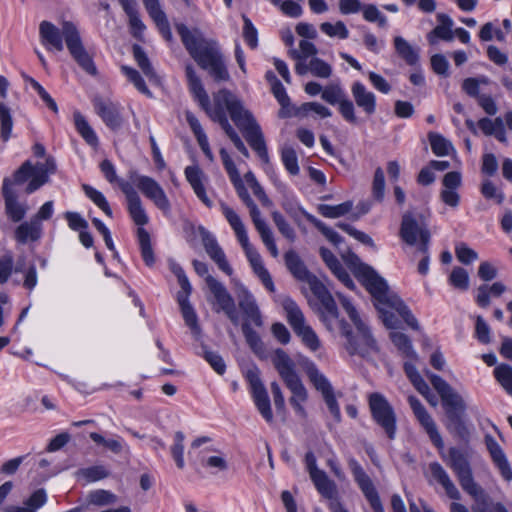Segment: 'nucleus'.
<instances>
[{
    "mask_svg": "<svg viewBox=\"0 0 512 512\" xmlns=\"http://www.w3.org/2000/svg\"><path fill=\"white\" fill-rule=\"evenodd\" d=\"M73 116L75 127L78 133L89 145L96 146L98 144V137L85 117L78 111L74 112Z\"/></svg>",
    "mask_w": 512,
    "mask_h": 512,
    "instance_id": "obj_46",
    "label": "nucleus"
},
{
    "mask_svg": "<svg viewBox=\"0 0 512 512\" xmlns=\"http://www.w3.org/2000/svg\"><path fill=\"white\" fill-rule=\"evenodd\" d=\"M203 357L211 365L214 371L220 375L226 371V365L223 358L216 352L210 351L206 346H202Z\"/></svg>",
    "mask_w": 512,
    "mask_h": 512,
    "instance_id": "obj_64",
    "label": "nucleus"
},
{
    "mask_svg": "<svg viewBox=\"0 0 512 512\" xmlns=\"http://www.w3.org/2000/svg\"><path fill=\"white\" fill-rule=\"evenodd\" d=\"M127 208L130 217L132 218L133 222L136 225L144 226L148 223L149 219L145 212V209L142 206L140 197L130 202H127Z\"/></svg>",
    "mask_w": 512,
    "mask_h": 512,
    "instance_id": "obj_54",
    "label": "nucleus"
},
{
    "mask_svg": "<svg viewBox=\"0 0 512 512\" xmlns=\"http://www.w3.org/2000/svg\"><path fill=\"white\" fill-rule=\"evenodd\" d=\"M186 180L191 185L194 193L200 199V201L211 208L213 206L212 201L209 199L204 186L205 175L199 166H187L184 170Z\"/></svg>",
    "mask_w": 512,
    "mask_h": 512,
    "instance_id": "obj_27",
    "label": "nucleus"
},
{
    "mask_svg": "<svg viewBox=\"0 0 512 512\" xmlns=\"http://www.w3.org/2000/svg\"><path fill=\"white\" fill-rule=\"evenodd\" d=\"M142 2L148 15L151 17L156 27L158 28L160 34L165 40L171 41L172 32L170 29V24L165 12L160 6L159 0H142Z\"/></svg>",
    "mask_w": 512,
    "mask_h": 512,
    "instance_id": "obj_26",
    "label": "nucleus"
},
{
    "mask_svg": "<svg viewBox=\"0 0 512 512\" xmlns=\"http://www.w3.org/2000/svg\"><path fill=\"white\" fill-rule=\"evenodd\" d=\"M47 501L44 489H38L25 501L24 506L8 505L4 512H36Z\"/></svg>",
    "mask_w": 512,
    "mask_h": 512,
    "instance_id": "obj_40",
    "label": "nucleus"
},
{
    "mask_svg": "<svg viewBox=\"0 0 512 512\" xmlns=\"http://www.w3.org/2000/svg\"><path fill=\"white\" fill-rule=\"evenodd\" d=\"M449 282L452 286L460 290H467L469 287V276L462 267H454L449 276Z\"/></svg>",
    "mask_w": 512,
    "mask_h": 512,
    "instance_id": "obj_62",
    "label": "nucleus"
},
{
    "mask_svg": "<svg viewBox=\"0 0 512 512\" xmlns=\"http://www.w3.org/2000/svg\"><path fill=\"white\" fill-rule=\"evenodd\" d=\"M302 367L314 388L319 391L322 396L333 392V388L326 376L318 369L316 364L308 359L302 362Z\"/></svg>",
    "mask_w": 512,
    "mask_h": 512,
    "instance_id": "obj_33",
    "label": "nucleus"
},
{
    "mask_svg": "<svg viewBox=\"0 0 512 512\" xmlns=\"http://www.w3.org/2000/svg\"><path fill=\"white\" fill-rule=\"evenodd\" d=\"M432 386L438 392L447 411L465 412L466 404L463 398L440 376H429Z\"/></svg>",
    "mask_w": 512,
    "mask_h": 512,
    "instance_id": "obj_19",
    "label": "nucleus"
},
{
    "mask_svg": "<svg viewBox=\"0 0 512 512\" xmlns=\"http://www.w3.org/2000/svg\"><path fill=\"white\" fill-rule=\"evenodd\" d=\"M42 233V225L37 220L31 219L29 222H23L15 230V239L21 244L28 241H37Z\"/></svg>",
    "mask_w": 512,
    "mask_h": 512,
    "instance_id": "obj_38",
    "label": "nucleus"
},
{
    "mask_svg": "<svg viewBox=\"0 0 512 512\" xmlns=\"http://www.w3.org/2000/svg\"><path fill=\"white\" fill-rule=\"evenodd\" d=\"M64 40L70 54L78 65L90 75H95L97 70L92 57L85 50L77 27L70 21L62 23Z\"/></svg>",
    "mask_w": 512,
    "mask_h": 512,
    "instance_id": "obj_11",
    "label": "nucleus"
},
{
    "mask_svg": "<svg viewBox=\"0 0 512 512\" xmlns=\"http://www.w3.org/2000/svg\"><path fill=\"white\" fill-rule=\"evenodd\" d=\"M441 457L454 472L460 486L467 494L474 499L483 496L484 491L474 480L469 456L465 451L457 447H450L446 454L441 453Z\"/></svg>",
    "mask_w": 512,
    "mask_h": 512,
    "instance_id": "obj_7",
    "label": "nucleus"
},
{
    "mask_svg": "<svg viewBox=\"0 0 512 512\" xmlns=\"http://www.w3.org/2000/svg\"><path fill=\"white\" fill-rule=\"evenodd\" d=\"M185 118H186V121H187L189 127L191 128L202 152L210 161H213L214 156L210 149L207 135L205 134L199 120L195 117V115L192 112H189V111H187L185 113Z\"/></svg>",
    "mask_w": 512,
    "mask_h": 512,
    "instance_id": "obj_36",
    "label": "nucleus"
},
{
    "mask_svg": "<svg viewBox=\"0 0 512 512\" xmlns=\"http://www.w3.org/2000/svg\"><path fill=\"white\" fill-rule=\"evenodd\" d=\"M409 405L415 415L416 419L419 421L421 426L424 428L426 433L429 435L432 443L439 449H443L444 442L443 439L438 432L437 426L432 419L431 415L427 412L425 407L422 405L420 400L415 396L408 397Z\"/></svg>",
    "mask_w": 512,
    "mask_h": 512,
    "instance_id": "obj_20",
    "label": "nucleus"
},
{
    "mask_svg": "<svg viewBox=\"0 0 512 512\" xmlns=\"http://www.w3.org/2000/svg\"><path fill=\"white\" fill-rule=\"evenodd\" d=\"M272 93L274 97L277 99L278 103L281 106L279 111L280 118H287L292 116V108L291 101L289 96L286 93V90L280 80H275V83H272L271 87Z\"/></svg>",
    "mask_w": 512,
    "mask_h": 512,
    "instance_id": "obj_43",
    "label": "nucleus"
},
{
    "mask_svg": "<svg viewBox=\"0 0 512 512\" xmlns=\"http://www.w3.org/2000/svg\"><path fill=\"white\" fill-rule=\"evenodd\" d=\"M494 377L501 387L512 396V366L500 364L494 369Z\"/></svg>",
    "mask_w": 512,
    "mask_h": 512,
    "instance_id": "obj_53",
    "label": "nucleus"
},
{
    "mask_svg": "<svg viewBox=\"0 0 512 512\" xmlns=\"http://www.w3.org/2000/svg\"><path fill=\"white\" fill-rule=\"evenodd\" d=\"M95 112L102 119L107 127L113 131L119 130L123 125L121 106L110 99L96 96L92 100Z\"/></svg>",
    "mask_w": 512,
    "mask_h": 512,
    "instance_id": "obj_18",
    "label": "nucleus"
},
{
    "mask_svg": "<svg viewBox=\"0 0 512 512\" xmlns=\"http://www.w3.org/2000/svg\"><path fill=\"white\" fill-rule=\"evenodd\" d=\"M404 371L420 394H427L429 392V386L418 372L414 362L406 361L404 363Z\"/></svg>",
    "mask_w": 512,
    "mask_h": 512,
    "instance_id": "obj_48",
    "label": "nucleus"
},
{
    "mask_svg": "<svg viewBox=\"0 0 512 512\" xmlns=\"http://www.w3.org/2000/svg\"><path fill=\"white\" fill-rule=\"evenodd\" d=\"M272 363L286 387L292 393L289 399L291 406L300 417L306 418L307 413L303 403L308 399V392L295 370L294 361L284 350L277 349L272 357Z\"/></svg>",
    "mask_w": 512,
    "mask_h": 512,
    "instance_id": "obj_5",
    "label": "nucleus"
},
{
    "mask_svg": "<svg viewBox=\"0 0 512 512\" xmlns=\"http://www.w3.org/2000/svg\"><path fill=\"white\" fill-rule=\"evenodd\" d=\"M393 46L396 54L410 66H415L419 62V50L412 46L404 37L395 36Z\"/></svg>",
    "mask_w": 512,
    "mask_h": 512,
    "instance_id": "obj_37",
    "label": "nucleus"
},
{
    "mask_svg": "<svg viewBox=\"0 0 512 512\" xmlns=\"http://www.w3.org/2000/svg\"><path fill=\"white\" fill-rule=\"evenodd\" d=\"M310 73L317 78L328 79L333 73V68L323 59L313 57L310 59Z\"/></svg>",
    "mask_w": 512,
    "mask_h": 512,
    "instance_id": "obj_57",
    "label": "nucleus"
},
{
    "mask_svg": "<svg viewBox=\"0 0 512 512\" xmlns=\"http://www.w3.org/2000/svg\"><path fill=\"white\" fill-rule=\"evenodd\" d=\"M132 52L134 60L142 70L143 74L149 79V81L157 83L159 81L158 76L144 49L140 45L134 44Z\"/></svg>",
    "mask_w": 512,
    "mask_h": 512,
    "instance_id": "obj_41",
    "label": "nucleus"
},
{
    "mask_svg": "<svg viewBox=\"0 0 512 512\" xmlns=\"http://www.w3.org/2000/svg\"><path fill=\"white\" fill-rule=\"evenodd\" d=\"M181 308V313L183 316V319L185 321V324L190 328L194 338L196 340H199L201 336V328L198 323V317L189 303V301H186L185 298H180V302H178Z\"/></svg>",
    "mask_w": 512,
    "mask_h": 512,
    "instance_id": "obj_42",
    "label": "nucleus"
},
{
    "mask_svg": "<svg viewBox=\"0 0 512 512\" xmlns=\"http://www.w3.org/2000/svg\"><path fill=\"white\" fill-rule=\"evenodd\" d=\"M337 227L346 232L347 234H349L350 236H352L353 238H355L360 243L370 246L373 249H376V245L373 239L368 234L360 230H357L355 227L344 222L337 223Z\"/></svg>",
    "mask_w": 512,
    "mask_h": 512,
    "instance_id": "obj_61",
    "label": "nucleus"
},
{
    "mask_svg": "<svg viewBox=\"0 0 512 512\" xmlns=\"http://www.w3.org/2000/svg\"><path fill=\"white\" fill-rule=\"evenodd\" d=\"M35 176L29 183H27L24 191L26 194H31L38 190L41 186L49 180V174H53L56 170V164L53 158H47L44 163L34 165Z\"/></svg>",
    "mask_w": 512,
    "mask_h": 512,
    "instance_id": "obj_31",
    "label": "nucleus"
},
{
    "mask_svg": "<svg viewBox=\"0 0 512 512\" xmlns=\"http://www.w3.org/2000/svg\"><path fill=\"white\" fill-rule=\"evenodd\" d=\"M41 42L47 49L62 51L64 48L62 39L64 38L62 28H57L49 21H42L39 26Z\"/></svg>",
    "mask_w": 512,
    "mask_h": 512,
    "instance_id": "obj_32",
    "label": "nucleus"
},
{
    "mask_svg": "<svg viewBox=\"0 0 512 512\" xmlns=\"http://www.w3.org/2000/svg\"><path fill=\"white\" fill-rule=\"evenodd\" d=\"M185 72L189 89L194 98L198 101L208 117L221 126L236 149L244 157L249 158L250 153L236 130L230 124L227 112L259 158L264 163H269L268 150L261 128L252 113L244 107L242 100L231 91L221 89L213 94V104H211L209 96L202 85V81L196 74L193 66L188 64Z\"/></svg>",
    "mask_w": 512,
    "mask_h": 512,
    "instance_id": "obj_1",
    "label": "nucleus"
},
{
    "mask_svg": "<svg viewBox=\"0 0 512 512\" xmlns=\"http://www.w3.org/2000/svg\"><path fill=\"white\" fill-rule=\"evenodd\" d=\"M202 243L206 253L217 264L218 268L228 276L232 275L233 269L226 259L223 249L219 246L216 238L207 230L200 231Z\"/></svg>",
    "mask_w": 512,
    "mask_h": 512,
    "instance_id": "obj_21",
    "label": "nucleus"
},
{
    "mask_svg": "<svg viewBox=\"0 0 512 512\" xmlns=\"http://www.w3.org/2000/svg\"><path fill=\"white\" fill-rule=\"evenodd\" d=\"M137 238L143 261L147 266H152L155 262V257L151 245V238L149 232L143 227H139L137 229Z\"/></svg>",
    "mask_w": 512,
    "mask_h": 512,
    "instance_id": "obj_44",
    "label": "nucleus"
},
{
    "mask_svg": "<svg viewBox=\"0 0 512 512\" xmlns=\"http://www.w3.org/2000/svg\"><path fill=\"white\" fill-rule=\"evenodd\" d=\"M351 93L356 105L367 115H372L376 112V96L363 83L360 81L353 82Z\"/></svg>",
    "mask_w": 512,
    "mask_h": 512,
    "instance_id": "obj_29",
    "label": "nucleus"
},
{
    "mask_svg": "<svg viewBox=\"0 0 512 512\" xmlns=\"http://www.w3.org/2000/svg\"><path fill=\"white\" fill-rule=\"evenodd\" d=\"M237 297L239 307L246 316V322L250 321L260 327L262 325V318L253 295L245 287H241L238 290Z\"/></svg>",
    "mask_w": 512,
    "mask_h": 512,
    "instance_id": "obj_30",
    "label": "nucleus"
},
{
    "mask_svg": "<svg viewBox=\"0 0 512 512\" xmlns=\"http://www.w3.org/2000/svg\"><path fill=\"white\" fill-rule=\"evenodd\" d=\"M184 440L185 436L181 431H177L174 435V444L171 447V454L179 469H183L184 462Z\"/></svg>",
    "mask_w": 512,
    "mask_h": 512,
    "instance_id": "obj_58",
    "label": "nucleus"
},
{
    "mask_svg": "<svg viewBox=\"0 0 512 512\" xmlns=\"http://www.w3.org/2000/svg\"><path fill=\"white\" fill-rule=\"evenodd\" d=\"M463 415L464 412L447 411L448 423L446 427L454 437L468 443L470 431L463 419Z\"/></svg>",
    "mask_w": 512,
    "mask_h": 512,
    "instance_id": "obj_34",
    "label": "nucleus"
},
{
    "mask_svg": "<svg viewBox=\"0 0 512 512\" xmlns=\"http://www.w3.org/2000/svg\"><path fill=\"white\" fill-rule=\"evenodd\" d=\"M202 243L206 253L217 264L218 268L228 276L232 275L233 269L226 259L223 249L219 246L216 238L207 230L200 231Z\"/></svg>",
    "mask_w": 512,
    "mask_h": 512,
    "instance_id": "obj_22",
    "label": "nucleus"
},
{
    "mask_svg": "<svg viewBox=\"0 0 512 512\" xmlns=\"http://www.w3.org/2000/svg\"><path fill=\"white\" fill-rule=\"evenodd\" d=\"M348 466L351 470L355 482L357 483L359 489L361 490L364 497L370 504V507L372 508L373 512H384V508L380 500L379 494L371 478L364 471L360 463L356 459L350 458L348 460Z\"/></svg>",
    "mask_w": 512,
    "mask_h": 512,
    "instance_id": "obj_13",
    "label": "nucleus"
},
{
    "mask_svg": "<svg viewBox=\"0 0 512 512\" xmlns=\"http://www.w3.org/2000/svg\"><path fill=\"white\" fill-rule=\"evenodd\" d=\"M242 332L249 347L256 353L262 351L263 344L258 333L252 329L248 322L242 324Z\"/></svg>",
    "mask_w": 512,
    "mask_h": 512,
    "instance_id": "obj_63",
    "label": "nucleus"
},
{
    "mask_svg": "<svg viewBox=\"0 0 512 512\" xmlns=\"http://www.w3.org/2000/svg\"><path fill=\"white\" fill-rule=\"evenodd\" d=\"M355 273L356 277L371 294L374 305L386 327H397L398 319L394 314L396 312L410 328L419 330V323L411 310L398 295L390 291L387 282L372 267L360 264Z\"/></svg>",
    "mask_w": 512,
    "mask_h": 512,
    "instance_id": "obj_3",
    "label": "nucleus"
},
{
    "mask_svg": "<svg viewBox=\"0 0 512 512\" xmlns=\"http://www.w3.org/2000/svg\"><path fill=\"white\" fill-rule=\"evenodd\" d=\"M401 239L410 246H417L420 253H426L431 238L428 225L421 215L407 212L402 216L399 231Z\"/></svg>",
    "mask_w": 512,
    "mask_h": 512,
    "instance_id": "obj_8",
    "label": "nucleus"
},
{
    "mask_svg": "<svg viewBox=\"0 0 512 512\" xmlns=\"http://www.w3.org/2000/svg\"><path fill=\"white\" fill-rule=\"evenodd\" d=\"M320 30L329 37H337L339 39H347L349 37V30L343 21L335 23L323 22L320 25Z\"/></svg>",
    "mask_w": 512,
    "mask_h": 512,
    "instance_id": "obj_55",
    "label": "nucleus"
},
{
    "mask_svg": "<svg viewBox=\"0 0 512 512\" xmlns=\"http://www.w3.org/2000/svg\"><path fill=\"white\" fill-rule=\"evenodd\" d=\"M284 259L289 272L297 280L308 283L310 290L319 300L320 318L326 328L331 332L338 331L346 338L345 348L350 355L367 358L372 353L378 352V346L370 328L348 298L338 295L344 311L355 326L356 333L351 330L348 323L339 318L338 308L331 293L315 275L309 272L299 255L290 250L285 253Z\"/></svg>",
    "mask_w": 512,
    "mask_h": 512,
    "instance_id": "obj_2",
    "label": "nucleus"
},
{
    "mask_svg": "<svg viewBox=\"0 0 512 512\" xmlns=\"http://www.w3.org/2000/svg\"><path fill=\"white\" fill-rule=\"evenodd\" d=\"M206 284L219 306L218 311H223L234 325H238L239 316L235 302L225 286L213 276H207Z\"/></svg>",
    "mask_w": 512,
    "mask_h": 512,
    "instance_id": "obj_17",
    "label": "nucleus"
},
{
    "mask_svg": "<svg viewBox=\"0 0 512 512\" xmlns=\"http://www.w3.org/2000/svg\"><path fill=\"white\" fill-rule=\"evenodd\" d=\"M282 305L287 315V321L294 332L311 351H317L321 345L320 340L314 330L306 325L304 315L296 302L287 297L283 300Z\"/></svg>",
    "mask_w": 512,
    "mask_h": 512,
    "instance_id": "obj_9",
    "label": "nucleus"
},
{
    "mask_svg": "<svg viewBox=\"0 0 512 512\" xmlns=\"http://www.w3.org/2000/svg\"><path fill=\"white\" fill-rule=\"evenodd\" d=\"M390 338L405 357L410 358L413 361L418 359V355L413 349L411 340L406 334L395 331L390 333Z\"/></svg>",
    "mask_w": 512,
    "mask_h": 512,
    "instance_id": "obj_47",
    "label": "nucleus"
},
{
    "mask_svg": "<svg viewBox=\"0 0 512 512\" xmlns=\"http://www.w3.org/2000/svg\"><path fill=\"white\" fill-rule=\"evenodd\" d=\"M222 163L224 165V168L230 178V181L232 182L237 195L239 198L244 202V204H248L252 202V198L250 197L241 177L239 174L238 169L236 168V165L234 164L233 160L231 159L229 153L225 148H221L219 151Z\"/></svg>",
    "mask_w": 512,
    "mask_h": 512,
    "instance_id": "obj_23",
    "label": "nucleus"
},
{
    "mask_svg": "<svg viewBox=\"0 0 512 512\" xmlns=\"http://www.w3.org/2000/svg\"><path fill=\"white\" fill-rule=\"evenodd\" d=\"M429 471L434 482L438 483L445 491L446 495L452 500H460L461 493L445 468L438 462L429 464Z\"/></svg>",
    "mask_w": 512,
    "mask_h": 512,
    "instance_id": "obj_25",
    "label": "nucleus"
},
{
    "mask_svg": "<svg viewBox=\"0 0 512 512\" xmlns=\"http://www.w3.org/2000/svg\"><path fill=\"white\" fill-rule=\"evenodd\" d=\"M317 53L316 46L308 40H301L299 42V50H289V55L294 60H307L309 57H316Z\"/></svg>",
    "mask_w": 512,
    "mask_h": 512,
    "instance_id": "obj_56",
    "label": "nucleus"
},
{
    "mask_svg": "<svg viewBox=\"0 0 512 512\" xmlns=\"http://www.w3.org/2000/svg\"><path fill=\"white\" fill-rule=\"evenodd\" d=\"M129 177L144 196L150 199L158 209L165 214L170 212V201L165 191L156 180L149 176L138 175L134 171L130 172Z\"/></svg>",
    "mask_w": 512,
    "mask_h": 512,
    "instance_id": "obj_12",
    "label": "nucleus"
},
{
    "mask_svg": "<svg viewBox=\"0 0 512 512\" xmlns=\"http://www.w3.org/2000/svg\"><path fill=\"white\" fill-rule=\"evenodd\" d=\"M368 403L373 420L383 429L387 437L393 440L396 437L397 417L391 404L378 392L368 396Z\"/></svg>",
    "mask_w": 512,
    "mask_h": 512,
    "instance_id": "obj_10",
    "label": "nucleus"
},
{
    "mask_svg": "<svg viewBox=\"0 0 512 512\" xmlns=\"http://www.w3.org/2000/svg\"><path fill=\"white\" fill-rule=\"evenodd\" d=\"M353 203L346 201L338 205L321 204L318 206L319 213L326 218H338L351 211Z\"/></svg>",
    "mask_w": 512,
    "mask_h": 512,
    "instance_id": "obj_50",
    "label": "nucleus"
},
{
    "mask_svg": "<svg viewBox=\"0 0 512 512\" xmlns=\"http://www.w3.org/2000/svg\"><path fill=\"white\" fill-rule=\"evenodd\" d=\"M176 29L190 56L202 69L208 71L215 82L230 80L223 54L216 41L205 38L198 29L190 30L184 24H178Z\"/></svg>",
    "mask_w": 512,
    "mask_h": 512,
    "instance_id": "obj_4",
    "label": "nucleus"
},
{
    "mask_svg": "<svg viewBox=\"0 0 512 512\" xmlns=\"http://www.w3.org/2000/svg\"><path fill=\"white\" fill-rule=\"evenodd\" d=\"M82 189L85 195L91 201H93V203L97 205L108 217L111 218L113 216L112 209L102 192L96 190L88 184H83Z\"/></svg>",
    "mask_w": 512,
    "mask_h": 512,
    "instance_id": "obj_49",
    "label": "nucleus"
},
{
    "mask_svg": "<svg viewBox=\"0 0 512 512\" xmlns=\"http://www.w3.org/2000/svg\"><path fill=\"white\" fill-rule=\"evenodd\" d=\"M438 25L428 33L427 39L431 45L436 44V39H442L445 41L453 40V20L450 16L444 13L437 14Z\"/></svg>",
    "mask_w": 512,
    "mask_h": 512,
    "instance_id": "obj_35",
    "label": "nucleus"
},
{
    "mask_svg": "<svg viewBox=\"0 0 512 512\" xmlns=\"http://www.w3.org/2000/svg\"><path fill=\"white\" fill-rule=\"evenodd\" d=\"M8 180L2 184V196L5 203V211L8 217L13 222L21 221L27 212V207L24 203L18 201V191L10 190Z\"/></svg>",
    "mask_w": 512,
    "mask_h": 512,
    "instance_id": "obj_24",
    "label": "nucleus"
},
{
    "mask_svg": "<svg viewBox=\"0 0 512 512\" xmlns=\"http://www.w3.org/2000/svg\"><path fill=\"white\" fill-rule=\"evenodd\" d=\"M34 165L31 161H25L14 173L11 177H5L3 179V183L8 180L10 184V190L17 191V187L24 185L26 182H30L31 179L35 176Z\"/></svg>",
    "mask_w": 512,
    "mask_h": 512,
    "instance_id": "obj_39",
    "label": "nucleus"
},
{
    "mask_svg": "<svg viewBox=\"0 0 512 512\" xmlns=\"http://www.w3.org/2000/svg\"><path fill=\"white\" fill-rule=\"evenodd\" d=\"M281 159L286 170L291 175H298L300 168L296 151L292 147H284L281 151Z\"/></svg>",
    "mask_w": 512,
    "mask_h": 512,
    "instance_id": "obj_59",
    "label": "nucleus"
},
{
    "mask_svg": "<svg viewBox=\"0 0 512 512\" xmlns=\"http://www.w3.org/2000/svg\"><path fill=\"white\" fill-rule=\"evenodd\" d=\"M0 124L1 138L3 141H7L11 136L13 120L10 113V109L4 103H0Z\"/></svg>",
    "mask_w": 512,
    "mask_h": 512,
    "instance_id": "obj_60",
    "label": "nucleus"
},
{
    "mask_svg": "<svg viewBox=\"0 0 512 512\" xmlns=\"http://www.w3.org/2000/svg\"><path fill=\"white\" fill-rule=\"evenodd\" d=\"M321 98L330 105H338L341 116L350 124H357L358 118L355 113L353 102L347 98L345 91L339 83H331L322 91Z\"/></svg>",
    "mask_w": 512,
    "mask_h": 512,
    "instance_id": "obj_14",
    "label": "nucleus"
},
{
    "mask_svg": "<svg viewBox=\"0 0 512 512\" xmlns=\"http://www.w3.org/2000/svg\"><path fill=\"white\" fill-rule=\"evenodd\" d=\"M73 116L75 127L78 133L89 145L96 146L98 144V137L85 117L78 111L74 112Z\"/></svg>",
    "mask_w": 512,
    "mask_h": 512,
    "instance_id": "obj_45",
    "label": "nucleus"
},
{
    "mask_svg": "<svg viewBox=\"0 0 512 512\" xmlns=\"http://www.w3.org/2000/svg\"><path fill=\"white\" fill-rule=\"evenodd\" d=\"M121 72L127 77V79L135 86V88L140 93L148 97H152L151 91L148 89L144 79L136 69L127 65H122Z\"/></svg>",
    "mask_w": 512,
    "mask_h": 512,
    "instance_id": "obj_51",
    "label": "nucleus"
},
{
    "mask_svg": "<svg viewBox=\"0 0 512 512\" xmlns=\"http://www.w3.org/2000/svg\"><path fill=\"white\" fill-rule=\"evenodd\" d=\"M246 379L250 385L252 398L257 410L268 423H271L273 421L271 403L258 369H249L246 373Z\"/></svg>",
    "mask_w": 512,
    "mask_h": 512,
    "instance_id": "obj_15",
    "label": "nucleus"
},
{
    "mask_svg": "<svg viewBox=\"0 0 512 512\" xmlns=\"http://www.w3.org/2000/svg\"><path fill=\"white\" fill-rule=\"evenodd\" d=\"M485 443L487 449L490 453L493 463L499 469L501 476L506 481L512 480V469L509 465L507 457L501 448V446L497 443V441L490 435L485 437Z\"/></svg>",
    "mask_w": 512,
    "mask_h": 512,
    "instance_id": "obj_28",
    "label": "nucleus"
},
{
    "mask_svg": "<svg viewBox=\"0 0 512 512\" xmlns=\"http://www.w3.org/2000/svg\"><path fill=\"white\" fill-rule=\"evenodd\" d=\"M306 469L314 483L317 491L327 499H335L337 496V486L335 482L327 476L326 472L317 467L316 457L309 451L305 455Z\"/></svg>",
    "mask_w": 512,
    "mask_h": 512,
    "instance_id": "obj_16",
    "label": "nucleus"
},
{
    "mask_svg": "<svg viewBox=\"0 0 512 512\" xmlns=\"http://www.w3.org/2000/svg\"><path fill=\"white\" fill-rule=\"evenodd\" d=\"M221 210L227 222L233 229L240 245L242 246L245 255L253 269V272L261 280L265 288L270 291H275V285L269 271L264 267L262 258L258 251L250 244L248 234L244 223L239 215L225 203H221Z\"/></svg>",
    "mask_w": 512,
    "mask_h": 512,
    "instance_id": "obj_6",
    "label": "nucleus"
},
{
    "mask_svg": "<svg viewBox=\"0 0 512 512\" xmlns=\"http://www.w3.org/2000/svg\"><path fill=\"white\" fill-rule=\"evenodd\" d=\"M428 138L430 141L431 149L437 156H447L452 149V144L449 140L436 132H429Z\"/></svg>",
    "mask_w": 512,
    "mask_h": 512,
    "instance_id": "obj_52",
    "label": "nucleus"
}]
</instances>
